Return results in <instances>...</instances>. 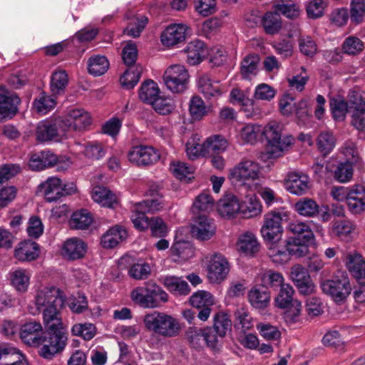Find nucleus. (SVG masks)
<instances>
[{
	"label": "nucleus",
	"instance_id": "5",
	"mask_svg": "<svg viewBox=\"0 0 365 365\" xmlns=\"http://www.w3.org/2000/svg\"><path fill=\"white\" fill-rule=\"evenodd\" d=\"M262 133L267 141V152L270 158L281 156L294 140L292 136L282 138L281 126L275 122L268 123L262 130Z\"/></svg>",
	"mask_w": 365,
	"mask_h": 365
},
{
	"label": "nucleus",
	"instance_id": "50",
	"mask_svg": "<svg viewBox=\"0 0 365 365\" xmlns=\"http://www.w3.org/2000/svg\"><path fill=\"white\" fill-rule=\"evenodd\" d=\"M189 113L195 120H201L207 115V110L203 100L198 96H193L189 103Z\"/></svg>",
	"mask_w": 365,
	"mask_h": 365
},
{
	"label": "nucleus",
	"instance_id": "39",
	"mask_svg": "<svg viewBox=\"0 0 365 365\" xmlns=\"http://www.w3.org/2000/svg\"><path fill=\"white\" fill-rule=\"evenodd\" d=\"M262 26L267 34H277L282 27V18L274 11H267L262 19Z\"/></svg>",
	"mask_w": 365,
	"mask_h": 365
},
{
	"label": "nucleus",
	"instance_id": "38",
	"mask_svg": "<svg viewBox=\"0 0 365 365\" xmlns=\"http://www.w3.org/2000/svg\"><path fill=\"white\" fill-rule=\"evenodd\" d=\"M93 200L106 207H113L117 204V197L108 188L103 186H96L92 192Z\"/></svg>",
	"mask_w": 365,
	"mask_h": 365
},
{
	"label": "nucleus",
	"instance_id": "10",
	"mask_svg": "<svg viewBox=\"0 0 365 365\" xmlns=\"http://www.w3.org/2000/svg\"><path fill=\"white\" fill-rule=\"evenodd\" d=\"M260 165L258 163L243 160L230 170L229 178L232 182L245 184L247 181H254L259 178Z\"/></svg>",
	"mask_w": 365,
	"mask_h": 365
},
{
	"label": "nucleus",
	"instance_id": "37",
	"mask_svg": "<svg viewBox=\"0 0 365 365\" xmlns=\"http://www.w3.org/2000/svg\"><path fill=\"white\" fill-rule=\"evenodd\" d=\"M272 7L279 16L282 14L290 19L297 18L301 12L299 4L286 0H275Z\"/></svg>",
	"mask_w": 365,
	"mask_h": 365
},
{
	"label": "nucleus",
	"instance_id": "49",
	"mask_svg": "<svg viewBox=\"0 0 365 365\" xmlns=\"http://www.w3.org/2000/svg\"><path fill=\"white\" fill-rule=\"evenodd\" d=\"M219 212L223 216L232 217L237 212L240 213V203L237 197L227 196L219 206Z\"/></svg>",
	"mask_w": 365,
	"mask_h": 365
},
{
	"label": "nucleus",
	"instance_id": "13",
	"mask_svg": "<svg viewBox=\"0 0 365 365\" xmlns=\"http://www.w3.org/2000/svg\"><path fill=\"white\" fill-rule=\"evenodd\" d=\"M290 278L301 294L310 295L314 293L316 286L308 270L302 265L295 264L292 267Z\"/></svg>",
	"mask_w": 365,
	"mask_h": 365
},
{
	"label": "nucleus",
	"instance_id": "57",
	"mask_svg": "<svg viewBox=\"0 0 365 365\" xmlns=\"http://www.w3.org/2000/svg\"><path fill=\"white\" fill-rule=\"evenodd\" d=\"M148 19L146 16L135 18L130 21L127 27L124 29V34L133 38L140 36V34L148 24Z\"/></svg>",
	"mask_w": 365,
	"mask_h": 365
},
{
	"label": "nucleus",
	"instance_id": "47",
	"mask_svg": "<svg viewBox=\"0 0 365 365\" xmlns=\"http://www.w3.org/2000/svg\"><path fill=\"white\" fill-rule=\"evenodd\" d=\"M317 145L323 156L329 155L336 145V138L330 132H322L317 137Z\"/></svg>",
	"mask_w": 365,
	"mask_h": 365
},
{
	"label": "nucleus",
	"instance_id": "41",
	"mask_svg": "<svg viewBox=\"0 0 365 365\" xmlns=\"http://www.w3.org/2000/svg\"><path fill=\"white\" fill-rule=\"evenodd\" d=\"M227 147V141L222 135H215L207 138L203 143L204 152L206 155L220 154Z\"/></svg>",
	"mask_w": 365,
	"mask_h": 365
},
{
	"label": "nucleus",
	"instance_id": "6",
	"mask_svg": "<svg viewBox=\"0 0 365 365\" xmlns=\"http://www.w3.org/2000/svg\"><path fill=\"white\" fill-rule=\"evenodd\" d=\"M164 206L165 201L163 197L149 198L135 204L130 217L134 227L140 231L147 230L149 227V223L148 222V218L149 217L145 214L160 211L163 209Z\"/></svg>",
	"mask_w": 365,
	"mask_h": 365
},
{
	"label": "nucleus",
	"instance_id": "60",
	"mask_svg": "<svg viewBox=\"0 0 365 365\" xmlns=\"http://www.w3.org/2000/svg\"><path fill=\"white\" fill-rule=\"evenodd\" d=\"M354 164L349 161L339 163L334 171V178L340 182L349 181L353 177V165Z\"/></svg>",
	"mask_w": 365,
	"mask_h": 365
},
{
	"label": "nucleus",
	"instance_id": "9",
	"mask_svg": "<svg viewBox=\"0 0 365 365\" xmlns=\"http://www.w3.org/2000/svg\"><path fill=\"white\" fill-rule=\"evenodd\" d=\"M189 73L182 65L175 64L169 66L163 76L166 87L173 93H183L187 88Z\"/></svg>",
	"mask_w": 365,
	"mask_h": 365
},
{
	"label": "nucleus",
	"instance_id": "35",
	"mask_svg": "<svg viewBox=\"0 0 365 365\" xmlns=\"http://www.w3.org/2000/svg\"><path fill=\"white\" fill-rule=\"evenodd\" d=\"M294 209L299 215L306 217H315L319 214V205L309 197L299 199L295 202Z\"/></svg>",
	"mask_w": 365,
	"mask_h": 365
},
{
	"label": "nucleus",
	"instance_id": "22",
	"mask_svg": "<svg viewBox=\"0 0 365 365\" xmlns=\"http://www.w3.org/2000/svg\"><path fill=\"white\" fill-rule=\"evenodd\" d=\"M191 232L197 239L207 240L214 235L215 227L212 220L205 215H199L192 226Z\"/></svg>",
	"mask_w": 365,
	"mask_h": 365
},
{
	"label": "nucleus",
	"instance_id": "32",
	"mask_svg": "<svg viewBox=\"0 0 365 365\" xmlns=\"http://www.w3.org/2000/svg\"><path fill=\"white\" fill-rule=\"evenodd\" d=\"M161 282L171 293L177 295H187L191 290L189 284L182 277L168 275L163 277Z\"/></svg>",
	"mask_w": 365,
	"mask_h": 365
},
{
	"label": "nucleus",
	"instance_id": "23",
	"mask_svg": "<svg viewBox=\"0 0 365 365\" xmlns=\"http://www.w3.org/2000/svg\"><path fill=\"white\" fill-rule=\"evenodd\" d=\"M347 207L353 214H359L365 210V187L362 185H354L346 200Z\"/></svg>",
	"mask_w": 365,
	"mask_h": 365
},
{
	"label": "nucleus",
	"instance_id": "3",
	"mask_svg": "<svg viewBox=\"0 0 365 365\" xmlns=\"http://www.w3.org/2000/svg\"><path fill=\"white\" fill-rule=\"evenodd\" d=\"M145 327L149 331L163 336H177L180 331L179 322L172 317L163 312H153L144 317Z\"/></svg>",
	"mask_w": 365,
	"mask_h": 365
},
{
	"label": "nucleus",
	"instance_id": "56",
	"mask_svg": "<svg viewBox=\"0 0 365 365\" xmlns=\"http://www.w3.org/2000/svg\"><path fill=\"white\" fill-rule=\"evenodd\" d=\"M234 316L235 326L238 329H242V331H245L253 327L252 317L247 309L244 307L237 309Z\"/></svg>",
	"mask_w": 365,
	"mask_h": 365
},
{
	"label": "nucleus",
	"instance_id": "7",
	"mask_svg": "<svg viewBox=\"0 0 365 365\" xmlns=\"http://www.w3.org/2000/svg\"><path fill=\"white\" fill-rule=\"evenodd\" d=\"M320 287L325 294L331 297L336 303L343 302L350 294L351 286L346 272H340L331 279L323 280Z\"/></svg>",
	"mask_w": 365,
	"mask_h": 365
},
{
	"label": "nucleus",
	"instance_id": "55",
	"mask_svg": "<svg viewBox=\"0 0 365 365\" xmlns=\"http://www.w3.org/2000/svg\"><path fill=\"white\" fill-rule=\"evenodd\" d=\"M294 293V289L290 284H285L282 286L279 293L275 299L277 306L282 309L289 307L294 302L293 300Z\"/></svg>",
	"mask_w": 365,
	"mask_h": 365
},
{
	"label": "nucleus",
	"instance_id": "54",
	"mask_svg": "<svg viewBox=\"0 0 365 365\" xmlns=\"http://www.w3.org/2000/svg\"><path fill=\"white\" fill-rule=\"evenodd\" d=\"M232 322L226 314L218 312L214 317L215 330L220 338L226 336L227 332L231 329Z\"/></svg>",
	"mask_w": 365,
	"mask_h": 365
},
{
	"label": "nucleus",
	"instance_id": "34",
	"mask_svg": "<svg viewBox=\"0 0 365 365\" xmlns=\"http://www.w3.org/2000/svg\"><path fill=\"white\" fill-rule=\"evenodd\" d=\"M93 222L91 213L86 210L81 209L74 212L70 220L69 226L71 230H87Z\"/></svg>",
	"mask_w": 365,
	"mask_h": 365
},
{
	"label": "nucleus",
	"instance_id": "28",
	"mask_svg": "<svg viewBox=\"0 0 365 365\" xmlns=\"http://www.w3.org/2000/svg\"><path fill=\"white\" fill-rule=\"evenodd\" d=\"M199 91L207 98L221 95L219 81L213 80L208 73H201L197 78Z\"/></svg>",
	"mask_w": 365,
	"mask_h": 365
},
{
	"label": "nucleus",
	"instance_id": "58",
	"mask_svg": "<svg viewBox=\"0 0 365 365\" xmlns=\"http://www.w3.org/2000/svg\"><path fill=\"white\" fill-rule=\"evenodd\" d=\"M311 242H301V240L289 238L286 240V245L288 248L289 257H302L305 256L309 252L308 245Z\"/></svg>",
	"mask_w": 365,
	"mask_h": 365
},
{
	"label": "nucleus",
	"instance_id": "42",
	"mask_svg": "<svg viewBox=\"0 0 365 365\" xmlns=\"http://www.w3.org/2000/svg\"><path fill=\"white\" fill-rule=\"evenodd\" d=\"M2 358L5 365H29L26 356L14 347L0 349V359Z\"/></svg>",
	"mask_w": 365,
	"mask_h": 365
},
{
	"label": "nucleus",
	"instance_id": "51",
	"mask_svg": "<svg viewBox=\"0 0 365 365\" xmlns=\"http://www.w3.org/2000/svg\"><path fill=\"white\" fill-rule=\"evenodd\" d=\"M71 165V158L67 155H57L47 150V168L56 167L58 171H63Z\"/></svg>",
	"mask_w": 365,
	"mask_h": 365
},
{
	"label": "nucleus",
	"instance_id": "25",
	"mask_svg": "<svg viewBox=\"0 0 365 365\" xmlns=\"http://www.w3.org/2000/svg\"><path fill=\"white\" fill-rule=\"evenodd\" d=\"M287 230L294 235L290 239L301 240V242H312L314 239V235L309 222L294 220L289 223Z\"/></svg>",
	"mask_w": 365,
	"mask_h": 365
},
{
	"label": "nucleus",
	"instance_id": "14",
	"mask_svg": "<svg viewBox=\"0 0 365 365\" xmlns=\"http://www.w3.org/2000/svg\"><path fill=\"white\" fill-rule=\"evenodd\" d=\"M284 184L288 192L298 196L306 194L311 187L309 177L302 172L297 171L288 172Z\"/></svg>",
	"mask_w": 365,
	"mask_h": 365
},
{
	"label": "nucleus",
	"instance_id": "17",
	"mask_svg": "<svg viewBox=\"0 0 365 365\" xmlns=\"http://www.w3.org/2000/svg\"><path fill=\"white\" fill-rule=\"evenodd\" d=\"M346 267L361 284L365 285V259L356 251L347 252L343 259Z\"/></svg>",
	"mask_w": 365,
	"mask_h": 365
},
{
	"label": "nucleus",
	"instance_id": "19",
	"mask_svg": "<svg viewBox=\"0 0 365 365\" xmlns=\"http://www.w3.org/2000/svg\"><path fill=\"white\" fill-rule=\"evenodd\" d=\"M68 83V78L65 71H56L52 74L50 83V89L52 95L49 98H47V111L56 107L57 96L64 93Z\"/></svg>",
	"mask_w": 365,
	"mask_h": 365
},
{
	"label": "nucleus",
	"instance_id": "63",
	"mask_svg": "<svg viewBox=\"0 0 365 365\" xmlns=\"http://www.w3.org/2000/svg\"><path fill=\"white\" fill-rule=\"evenodd\" d=\"M260 133H262L260 125L257 124H248L242 128L240 136L244 142L252 144L256 142Z\"/></svg>",
	"mask_w": 365,
	"mask_h": 365
},
{
	"label": "nucleus",
	"instance_id": "31",
	"mask_svg": "<svg viewBox=\"0 0 365 365\" xmlns=\"http://www.w3.org/2000/svg\"><path fill=\"white\" fill-rule=\"evenodd\" d=\"M187 56V62L191 66H195L203 61L205 53V43L200 40L190 41L184 49Z\"/></svg>",
	"mask_w": 365,
	"mask_h": 365
},
{
	"label": "nucleus",
	"instance_id": "4",
	"mask_svg": "<svg viewBox=\"0 0 365 365\" xmlns=\"http://www.w3.org/2000/svg\"><path fill=\"white\" fill-rule=\"evenodd\" d=\"M132 300L146 309L159 307L168 302V294L155 283L149 282L145 287H136L130 293Z\"/></svg>",
	"mask_w": 365,
	"mask_h": 365
},
{
	"label": "nucleus",
	"instance_id": "43",
	"mask_svg": "<svg viewBox=\"0 0 365 365\" xmlns=\"http://www.w3.org/2000/svg\"><path fill=\"white\" fill-rule=\"evenodd\" d=\"M143 72L140 65L130 66L123 73L120 78L121 86L125 89H132L138 83Z\"/></svg>",
	"mask_w": 365,
	"mask_h": 365
},
{
	"label": "nucleus",
	"instance_id": "16",
	"mask_svg": "<svg viewBox=\"0 0 365 365\" xmlns=\"http://www.w3.org/2000/svg\"><path fill=\"white\" fill-rule=\"evenodd\" d=\"M120 269L128 268V275L135 279L142 280L148 278L151 269L148 263H136L129 255H125L118 260Z\"/></svg>",
	"mask_w": 365,
	"mask_h": 365
},
{
	"label": "nucleus",
	"instance_id": "45",
	"mask_svg": "<svg viewBox=\"0 0 365 365\" xmlns=\"http://www.w3.org/2000/svg\"><path fill=\"white\" fill-rule=\"evenodd\" d=\"M159 93L160 91L157 83L152 80H149L141 85L138 95L142 101L151 105L159 97Z\"/></svg>",
	"mask_w": 365,
	"mask_h": 365
},
{
	"label": "nucleus",
	"instance_id": "29",
	"mask_svg": "<svg viewBox=\"0 0 365 365\" xmlns=\"http://www.w3.org/2000/svg\"><path fill=\"white\" fill-rule=\"evenodd\" d=\"M239 251L246 256L252 257L259 250V243L255 234L245 232L242 234L237 243Z\"/></svg>",
	"mask_w": 365,
	"mask_h": 365
},
{
	"label": "nucleus",
	"instance_id": "44",
	"mask_svg": "<svg viewBox=\"0 0 365 365\" xmlns=\"http://www.w3.org/2000/svg\"><path fill=\"white\" fill-rule=\"evenodd\" d=\"M261 285L273 289H277L284 284V279L282 274L273 269H267L260 275Z\"/></svg>",
	"mask_w": 365,
	"mask_h": 365
},
{
	"label": "nucleus",
	"instance_id": "20",
	"mask_svg": "<svg viewBox=\"0 0 365 365\" xmlns=\"http://www.w3.org/2000/svg\"><path fill=\"white\" fill-rule=\"evenodd\" d=\"M187 27L182 24L167 26L160 34V41L166 47H173L185 40Z\"/></svg>",
	"mask_w": 365,
	"mask_h": 365
},
{
	"label": "nucleus",
	"instance_id": "30",
	"mask_svg": "<svg viewBox=\"0 0 365 365\" xmlns=\"http://www.w3.org/2000/svg\"><path fill=\"white\" fill-rule=\"evenodd\" d=\"M21 102L20 98L15 93H0V119L11 118L18 111V106Z\"/></svg>",
	"mask_w": 365,
	"mask_h": 365
},
{
	"label": "nucleus",
	"instance_id": "59",
	"mask_svg": "<svg viewBox=\"0 0 365 365\" xmlns=\"http://www.w3.org/2000/svg\"><path fill=\"white\" fill-rule=\"evenodd\" d=\"M170 250L173 255L182 260H187L194 255V250L192 245L190 242L185 241L175 242Z\"/></svg>",
	"mask_w": 365,
	"mask_h": 365
},
{
	"label": "nucleus",
	"instance_id": "27",
	"mask_svg": "<svg viewBox=\"0 0 365 365\" xmlns=\"http://www.w3.org/2000/svg\"><path fill=\"white\" fill-rule=\"evenodd\" d=\"M267 242L269 244L267 255L274 264H284L290 260L286 241Z\"/></svg>",
	"mask_w": 365,
	"mask_h": 365
},
{
	"label": "nucleus",
	"instance_id": "26",
	"mask_svg": "<svg viewBox=\"0 0 365 365\" xmlns=\"http://www.w3.org/2000/svg\"><path fill=\"white\" fill-rule=\"evenodd\" d=\"M86 247L83 240L76 237L70 238L63 244L62 255L70 260L78 259L83 257Z\"/></svg>",
	"mask_w": 365,
	"mask_h": 365
},
{
	"label": "nucleus",
	"instance_id": "53",
	"mask_svg": "<svg viewBox=\"0 0 365 365\" xmlns=\"http://www.w3.org/2000/svg\"><path fill=\"white\" fill-rule=\"evenodd\" d=\"M330 107L333 118L338 121L344 120L346 113L349 112L347 102L340 97L332 98L330 101Z\"/></svg>",
	"mask_w": 365,
	"mask_h": 365
},
{
	"label": "nucleus",
	"instance_id": "21",
	"mask_svg": "<svg viewBox=\"0 0 365 365\" xmlns=\"http://www.w3.org/2000/svg\"><path fill=\"white\" fill-rule=\"evenodd\" d=\"M40 254L38 245L26 240L18 244L14 250V257L21 262H31L36 259Z\"/></svg>",
	"mask_w": 365,
	"mask_h": 365
},
{
	"label": "nucleus",
	"instance_id": "12",
	"mask_svg": "<svg viewBox=\"0 0 365 365\" xmlns=\"http://www.w3.org/2000/svg\"><path fill=\"white\" fill-rule=\"evenodd\" d=\"M129 161L138 167H148L160 159L158 151L152 146L136 145L132 147L128 153Z\"/></svg>",
	"mask_w": 365,
	"mask_h": 365
},
{
	"label": "nucleus",
	"instance_id": "2",
	"mask_svg": "<svg viewBox=\"0 0 365 365\" xmlns=\"http://www.w3.org/2000/svg\"><path fill=\"white\" fill-rule=\"evenodd\" d=\"M91 123L92 118L88 112L84 109H72L66 118H53L47 123V143L61 142L67 138L68 131L86 130Z\"/></svg>",
	"mask_w": 365,
	"mask_h": 365
},
{
	"label": "nucleus",
	"instance_id": "24",
	"mask_svg": "<svg viewBox=\"0 0 365 365\" xmlns=\"http://www.w3.org/2000/svg\"><path fill=\"white\" fill-rule=\"evenodd\" d=\"M248 301L250 304L257 309H264L270 303V292L266 287L261 284H256L251 288L248 292Z\"/></svg>",
	"mask_w": 365,
	"mask_h": 365
},
{
	"label": "nucleus",
	"instance_id": "1",
	"mask_svg": "<svg viewBox=\"0 0 365 365\" xmlns=\"http://www.w3.org/2000/svg\"><path fill=\"white\" fill-rule=\"evenodd\" d=\"M66 295L59 288H47V360L61 355L67 345V333L61 310Z\"/></svg>",
	"mask_w": 365,
	"mask_h": 365
},
{
	"label": "nucleus",
	"instance_id": "40",
	"mask_svg": "<svg viewBox=\"0 0 365 365\" xmlns=\"http://www.w3.org/2000/svg\"><path fill=\"white\" fill-rule=\"evenodd\" d=\"M262 211V205L255 195L247 196L240 203V213L244 218H252L259 215Z\"/></svg>",
	"mask_w": 365,
	"mask_h": 365
},
{
	"label": "nucleus",
	"instance_id": "48",
	"mask_svg": "<svg viewBox=\"0 0 365 365\" xmlns=\"http://www.w3.org/2000/svg\"><path fill=\"white\" fill-rule=\"evenodd\" d=\"M96 333V327L92 323H78L74 324L71 328V334L73 336H79L85 341L91 340Z\"/></svg>",
	"mask_w": 365,
	"mask_h": 365
},
{
	"label": "nucleus",
	"instance_id": "52",
	"mask_svg": "<svg viewBox=\"0 0 365 365\" xmlns=\"http://www.w3.org/2000/svg\"><path fill=\"white\" fill-rule=\"evenodd\" d=\"M340 153L344 155L346 161L356 164L361 160L356 143L351 139L346 140L343 143L340 148Z\"/></svg>",
	"mask_w": 365,
	"mask_h": 365
},
{
	"label": "nucleus",
	"instance_id": "46",
	"mask_svg": "<svg viewBox=\"0 0 365 365\" xmlns=\"http://www.w3.org/2000/svg\"><path fill=\"white\" fill-rule=\"evenodd\" d=\"M109 68L108 60L104 56H93L88 61V73L95 76L104 74Z\"/></svg>",
	"mask_w": 365,
	"mask_h": 365
},
{
	"label": "nucleus",
	"instance_id": "18",
	"mask_svg": "<svg viewBox=\"0 0 365 365\" xmlns=\"http://www.w3.org/2000/svg\"><path fill=\"white\" fill-rule=\"evenodd\" d=\"M42 326L37 322H29L21 326L20 338L22 341L31 346L38 347L46 341V336H41Z\"/></svg>",
	"mask_w": 365,
	"mask_h": 365
},
{
	"label": "nucleus",
	"instance_id": "62",
	"mask_svg": "<svg viewBox=\"0 0 365 365\" xmlns=\"http://www.w3.org/2000/svg\"><path fill=\"white\" fill-rule=\"evenodd\" d=\"M258 58L256 56H246L241 63V75L243 78L248 79L251 75L256 74Z\"/></svg>",
	"mask_w": 365,
	"mask_h": 365
},
{
	"label": "nucleus",
	"instance_id": "11",
	"mask_svg": "<svg viewBox=\"0 0 365 365\" xmlns=\"http://www.w3.org/2000/svg\"><path fill=\"white\" fill-rule=\"evenodd\" d=\"M207 278L211 283H220L227 276L230 264L220 253H214L206 257Z\"/></svg>",
	"mask_w": 365,
	"mask_h": 365
},
{
	"label": "nucleus",
	"instance_id": "36",
	"mask_svg": "<svg viewBox=\"0 0 365 365\" xmlns=\"http://www.w3.org/2000/svg\"><path fill=\"white\" fill-rule=\"evenodd\" d=\"M11 284L19 293L27 292L29 286L30 277L26 269L18 268L9 272Z\"/></svg>",
	"mask_w": 365,
	"mask_h": 365
},
{
	"label": "nucleus",
	"instance_id": "64",
	"mask_svg": "<svg viewBox=\"0 0 365 365\" xmlns=\"http://www.w3.org/2000/svg\"><path fill=\"white\" fill-rule=\"evenodd\" d=\"M365 15L364 0H351L350 19L351 22L359 24L362 22Z\"/></svg>",
	"mask_w": 365,
	"mask_h": 365
},
{
	"label": "nucleus",
	"instance_id": "61",
	"mask_svg": "<svg viewBox=\"0 0 365 365\" xmlns=\"http://www.w3.org/2000/svg\"><path fill=\"white\" fill-rule=\"evenodd\" d=\"M364 48L362 41L356 36L347 37L342 45V50L344 53L355 56L359 53Z\"/></svg>",
	"mask_w": 365,
	"mask_h": 365
},
{
	"label": "nucleus",
	"instance_id": "8",
	"mask_svg": "<svg viewBox=\"0 0 365 365\" xmlns=\"http://www.w3.org/2000/svg\"><path fill=\"white\" fill-rule=\"evenodd\" d=\"M287 217L286 212L277 210L270 211L264 215L261 233L266 242H279L282 240V223L287 220Z\"/></svg>",
	"mask_w": 365,
	"mask_h": 365
},
{
	"label": "nucleus",
	"instance_id": "15",
	"mask_svg": "<svg viewBox=\"0 0 365 365\" xmlns=\"http://www.w3.org/2000/svg\"><path fill=\"white\" fill-rule=\"evenodd\" d=\"M189 302L192 307L199 310L197 314L198 319L202 322L207 321L211 314V307L215 304L213 296L207 291L200 290L190 297Z\"/></svg>",
	"mask_w": 365,
	"mask_h": 365
},
{
	"label": "nucleus",
	"instance_id": "33",
	"mask_svg": "<svg viewBox=\"0 0 365 365\" xmlns=\"http://www.w3.org/2000/svg\"><path fill=\"white\" fill-rule=\"evenodd\" d=\"M127 231L120 226L109 229L101 237V243L104 248L111 249L127 237Z\"/></svg>",
	"mask_w": 365,
	"mask_h": 365
}]
</instances>
